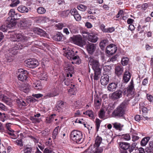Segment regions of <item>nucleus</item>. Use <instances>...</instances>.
<instances>
[{"mask_svg":"<svg viewBox=\"0 0 153 153\" xmlns=\"http://www.w3.org/2000/svg\"><path fill=\"white\" fill-rule=\"evenodd\" d=\"M33 38L32 36L31 37L25 36L20 33L12 34L10 40L13 42L21 41V43H17L16 46L10 49L7 53L5 55L7 61L8 62L12 61L13 60V56L17 54V50L22 49L23 48L30 45L32 42L31 39Z\"/></svg>","mask_w":153,"mask_h":153,"instance_id":"1","label":"nucleus"},{"mask_svg":"<svg viewBox=\"0 0 153 153\" xmlns=\"http://www.w3.org/2000/svg\"><path fill=\"white\" fill-rule=\"evenodd\" d=\"M127 104L126 101H123L113 111L111 116L113 117H121L123 116L125 113Z\"/></svg>","mask_w":153,"mask_h":153,"instance_id":"2","label":"nucleus"},{"mask_svg":"<svg viewBox=\"0 0 153 153\" xmlns=\"http://www.w3.org/2000/svg\"><path fill=\"white\" fill-rule=\"evenodd\" d=\"M71 138L72 140L78 144H80L83 141L82 132L77 130H74L72 131Z\"/></svg>","mask_w":153,"mask_h":153,"instance_id":"3","label":"nucleus"},{"mask_svg":"<svg viewBox=\"0 0 153 153\" xmlns=\"http://www.w3.org/2000/svg\"><path fill=\"white\" fill-rule=\"evenodd\" d=\"M66 56L69 59L73 60L71 62L72 64H79L81 63V60L79 57L74 53V51H70L67 52Z\"/></svg>","mask_w":153,"mask_h":153,"instance_id":"4","label":"nucleus"},{"mask_svg":"<svg viewBox=\"0 0 153 153\" xmlns=\"http://www.w3.org/2000/svg\"><path fill=\"white\" fill-rule=\"evenodd\" d=\"M70 39L74 44L80 47L82 46L84 44V42L80 35H74L71 37Z\"/></svg>","mask_w":153,"mask_h":153,"instance_id":"5","label":"nucleus"},{"mask_svg":"<svg viewBox=\"0 0 153 153\" xmlns=\"http://www.w3.org/2000/svg\"><path fill=\"white\" fill-rule=\"evenodd\" d=\"M20 27L22 29H27L29 28L32 25V21L29 19H24L20 22Z\"/></svg>","mask_w":153,"mask_h":153,"instance_id":"6","label":"nucleus"},{"mask_svg":"<svg viewBox=\"0 0 153 153\" xmlns=\"http://www.w3.org/2000/svg\"><path fill=\"white\" fill-rule=\"evenodd\" d=\"M18 72L19 74L17 77L19 80L22 82L26 80L27 78V71L22 69H20L18 70Z\"/></svg>","mask_w":153,"mask_h":153,"instance_id":"7","label":"nucleus"},{"mask_svg":"<svg viewBox=\"0 0 153 153\" xmlns=\"http://www.w3.org/2000/svg\"><path fill=\"white\" fill-rule=\"evenodd\" d=\"M26 65L28 68H33L39 65V62L35 59H29L25 61Z\"/></svg>","mask_w":153,"mask_h":153,"instance_id":"8","label":"nucleus"},{"mask_svg":"<svg viewBox=\"0 0 153 153\" xmlns=\"http://www.w3.org/2000/svg\"><path fill=\"white\" fill-rule=\"evenodd\" d=\"M89 61L91 63L92 68L94 71L101 70L100 67V65L98 60L94 59L92 58H90Z\"/></svg>","mask_w":153,"mask_h":153,"instance_id":"9","label":"nucleus"},{"mask_svg":"<svg viewBox=\"0 0 153 153\" xmlns=\"http://www.w3.org/2000/svg\"><path fill=\"white\" fill-rule=\"evenodd\" d=\"M102 150L98 149L97 147L91 145L82 153H102Z\"/></svg>","mask_w":153,"mask_h":153,"instance_id":"10","label":"nucleus"},{"mask_svg":"<svg viewBox=\"0 0 153 153\" xmlns=\"http://www.w3.org/2000/svg\"><path fill=\"white\" fill-rule=\"evenodd\" d=\"M117 50V48L116 46L113 44L107 46L106 47V52L110 54H114Z\"/></svg>","mask_w":153,"mask_h":153,"instance_id":"11","label":"nucleus"},{"mask_svg":"<svg viewBox=\"0 0 153 153\" xmlns=\"http://www.w3.org/2000/svg\"><path fill=\"white\" fill-rule=\"evenodd\" d=\"M96 48V45L92 43H88L86 45L87 51L88 53L91 54H92L95 51Z\"/></svg>","mask_w":153,"mask_h":153,"instance_id":"12","label":"nucleus"},{"mask_svg":"<svg viewBox=\"0 0 153 153\" xmlns=\"http://www.w3.org/2000/svg\"><path fill=\"white\" fill-rule=\"evenodd\" d=\"M134 87H128L124 91L125 94H126L127 97L131 98L134 96Z\"/></svg>","mask_w":153,"mask_h":153,"instance_id":"13","label":"nucleus"},{"mask_svg":"<svg viewBox=\"0 0 153 153\" xmlns=\"http://www.w3.org/2000/svg\"><path fill=\"white\" fill-rule=\"evenodd\" d=\"M122 96V91L120 90H118L113 93L110 96V98L113 100H116L120 98Z\"/></svg>","mask_w":153,"mask_h":153,"instance_id":"14","label":"nucleus"},{"mask_svg":"<svg viewBox=\"0 0 153 153\" xmlns=\"http://www.w3.org/2000/svg\"><path fill=\"white\" fill-rule=\"evenodd\" d=\"M8 15L9 17L10 18L15 20L18 19L20 16V15L17 13H16L15 10L13 9L10 10L9 12Z\"/></svg>","mask_w":153,"mask_h":153,"instance_id":"15","label":"nucleus"},{"mask_svg":"<svg viewBox=\"0 0 153 153\" xmlns=\"http://www.w3.org/2000/svg\"><path fill=\"white\" fill-rule=\"evenodd\" d=\"M16 20L9 17L6 21V23L8 27H14L16 25Z\"/></svg>","mask_w":153,"mask_h":153,"instance_id":"16","label":"nucleus"},{"mask_svg":"<svg viewBox=\"0 0 153 153\" xmlns=\"http://www.w3.org/2000/svg\"><path fill=\"white\" fill-rule=\"evenodd\" d=\"M123 72V68L122 66L117 65L115 68V74L118 76H119L122 75Z\"/></svg>","mask_w":153,"mask_h":153,"instance_id":"17","label":"nucleus"},{"mask_svg":"<svg viewBox=\"0 0 153 153\" xmlns=\"http://www.w3.org/2000/svg\"><path fill=\"white\" fill-rule=\"evenodd\" d=\"M98 38L97 36L93 33H90L87 38L88 41L94 43L96 42L98 40Z\"/></svg>","mask_w":153,"mask_h":153,"instance_id":"18","label":"nucleus"},{"mask_svg":"<svg viewBox=\"0 0 153 153\" xmlns=\"http://www.w3.org/2000/svg\"><path fill=\"white\" fill-rule=\"evenodd\" d=\"M109 81V76L106 74L101 76L100 82L102 85L104 86L107 85Z\"/></svg>","mask_w":153,"mask_h":153,"instance_id":"19","label":"nucleus"},{"mask_svg":"<svg viewBox=\"0 0 153 153\" xmlns=\"http://www.w3.org/2000/svg\"><path fill=\"white\" fill-rule=\"evenodd\" d=\"M56 27L59 30H61L63 27H65L67 26L71 31V29L72 26V25L70 24L66 25L65 23H59L55 25Z\"/></svg>","mask_w":153,"mask_h":153,"instance_id":"20","label":"nucleus"},{"mask_svg":"<svg viewBox=\"0 0 153 153\" xmlns=\"http://www.w3.org/2000/svg\"><path fill=\"white\" fill-rule=\"evenodd\" d=\"M33 31L34 33H36L40 36H45L46 35V33L42 29L36 28L34 29Z\"/></svg>","mask_w":153,"mask_h":153,"instance_id":"21","label":"nucleus"},{"mask_svg":"<svg viewBox=\"0 0 153 153\" xmlns=\"http://www.w3.org/2000/svg\"><path fill=\"white\" fill-rule=\"evenodd\" d=\"M131 77L130 73L129 72L125 71L123 77V81L124 83H127L130 80Z\"/></svg>","mask_w":153,"mask_h":153,"instance_id":"22","label":"nucleus"},{"mask_svg":"<svg viewBox=\"0 0 153 153\" xmlns=\"http://www.w3.org/2000/svg\"><path fill=\"white\" fill-rule=\"evenodd\" d=\"M65 70L67 73L73 72L74 68L71 63H66L65 65Z\"/></svg>","mask_w":153,"mask_h":153,"instance_id":"23","label":"nucleus"},{"mask_svg":"<svg viewBox=\"0 0 153 153\" xmlns=\"http://www.w3.org/2000/svg\"><path fill=\"white\" fill-rule=\"evenodd\" d=\"M109 44V41L107 39H105L102 40L100 43V47L102 50H103L106 46Z\"/></svg>","mask_w":153,"mask_h":153,"instance_id":"24","label":"nucleus"},{"mask_svg":"<svg viewBox=\"0 0 153 153\" xmlns=\"http://www.w3.org/2000/svg\"><path fill=\"white\" fill-rule=\"evenodd\" d=\"M64 103L62 101H58L56 105L55 108V110L57 111L61 110L64 107Z\"/></svg>","mask_w":153,"mask_h":153,"instance_id":"25","label":"nucleus"},{"mask_svg":"<svg viewBox=\"0 0 153 153\" xmlns=\"http://www.w3.org/2000/svg\"><path fill=\"white\" fill-rule=\"evenodd\" d=\"M102 141V138L101 137L99 136H97L96 137L95 140V143L93 146L95 147H97L98 149H100L98 147L100 146Z\"/></svg>","mask_w":153,"mask_h":153,"instance_id":"26","label":"nucleus"},{"mask_svg":"<svg viewBox=\"0 0 153 153\" xmlns=\"http://www.w3.org/2000/svg\"><path fill=\"white\" fill-rule=\"evenodd\" d=\"M129 144L127 143L120 142L119 143L120 147L121 149L126 150L129 147Z\"/></svg>","mask_w":153,"mask_h":153,"instance_id":"27","label":"nucleus"},{"mask_svg":"<svg viewBox=\"0 0 153 153\" xmlns=\"http://www.w3.org/2000/svg\"><path fill=\"white\" fill-rule=\"evenodd\" d=\"M17 10L19 12L22 13H27L28 11V9L26 7L23 5L19 6Z\"/></svg>","mask_w":153,"mask_h":153,"instance_id":"28","label":"nucleus"},{"mask_svg":"<svg viewBox=\"0 0 153 153\" xmlns=\"http://www.w3.org/2000/svg\"><path fill=\"white\" fill-rule=\"evenodd\" d=\"M112 125H113V127L114 128L117 130H119L120 131L122 130V128L123 126V125L117 122H115L113 123L112 124Z\"/></svg>","mask_w":153,"mask_h":153,"instance_id":"29","label":"nucleus"},{"mask_svg":"<svg viewBox=\"0 0 153 153\" xmlns=\"http://www.w3.org/2000/svg\"><path fill=\"white\" fill-rule=\"evenodd\" d=\"M63 37V35L61 33H58L54 36V39L56 41H59L62 40Z\"/></svg>","mask_w":153,"mask_h":153,"instance_id":"30","label":"nucleus"},{"mask_svg":"<svg viewBox=\"0 0 153 153\" xmlns=\"http://www.w3.org/2000/svg\"><path fill=\"white\" fill-rule=\"evenodd\" d=\"M142 111L143 112V117L142 119L143 120H148L149 119V118L147 116H146V114L148 112L147 109L146 107H143L142 108Z\"/></svg>","mask_w":153,"mask_h":153,"instance_id":"31","label":"nucleus"},{"mask_svg":"<svg viewBox=\"0 0 153 153\" xmlns=\"http://www.w3.org/2000/svg\"><path fill=\"white\" fill-rule=\"evenodd\" d=\"M150 138L149 137H145L143 138L140 144L142 146H145L147 144Z\"/></svg>","mask_w":153,"mask_h":153,"instance_id":"32","label":"nucleus"},{"mask_svg":"<svg viewBox=\"0 0 153 153\" xmlns=\"http://www.w3.org/2000/svg\"><path fill=\"white\" fill-rule=\"evenodd\" d=\"M68 91L70 94L74 95L76 91V89L75 87H70Z\"/></svg>","mask_w":153,"mask_h":153,"instance_id":"33","label":"nucleus"},{"mask_svg":"<svg viewBox=\"0 0 153 153\" xmlns=\"http://www.w3.org/2000/svg\"><path fill=\"white\" fill-rule=\"evenodd\" d=\"M101 71H94V78L95 80H97L99 79L101 73Z\"/></svg>","mask_w":153,"mask_h":153,"instance_id":"34","label":"nucleus"},{"mask_svg":"<svg viewBox=\"0 0 153 153\" xmlns=\"http://www.w3.org/2000/svg\"><path fill=\"white\" fill-rule=\"evenodd\" d=\"M40 80L42 82L43 80H46L47 79V76L45 73H41L39 76Z\"/></svg>","mask_w":153,"mask_h":153,"instance_id":"35","label":"nucleus"},{"mask_svg":"<svg viewBox=\"0 0 153 153\" xmlns=\"http://www.w3.org/2000/svg\"><path fill=\"white\" fill-rule=\"evenodd\" d=\"M83 114L88 115L91 118H94L93 111L91 110H88L85 112H84Z\"/></svg>","mask_w":153,"mask_h":153,"instance_id":"36","label":"nucleus"},{"mask_svg":"<svg viewBox=\"0 0 153 153\" xmlns=\"http://www.w3.org/2000/svg\"><path fill=\"white\" fill-rule=\"evenodd\" d=\"M59 128V127H57L54 130L53 134H52V138L53 140H55L57 136L58 133V130Z\"/></svg>","mask_w":153,"mask_h":153,"instance_id":"37","label":"nucleus"},{"mask_svg":"<svg viewBox=\"0 0 153 153\" xmlns=\"http://www.w3.org/2000/svg\"><path fill=\"white\" fill-rule=\"evenodd\" d=\"M12 3L10 4V6L12 7L16 6L20 3L19 0H11Z\"/></svg>","mask_w":153,"mask_h":153,"instance_id":"38","label":"nucleus"},{"mask_svg":"<svg viewBox=\"0 0 153 153\" xmlns=\"http://www.w3.org/2000/svg\"><path fill=\"white\" fill-rule=\"evenodd\" d=\"M19 89L21 91L26 93H28L30 91L28 87H19Z\"/></svg>","mask_w":153,"mask_h":153,"instance_id":"39","label":"nucleus"},{"mask_svg":"<svg viewBox=\"0 0 153 153\" xmlns=\"http://www.w3.org/2000/svg\"><path fill=\"white\" fill-rule=\"evenodd\" d=\"M105 112L103 109H101L100 111L99 116L100 119H103L105 116Z\"/></svg>","mask_w":153,"mask_h":153,"instance_id":"40","label":"nucleus"},{"mask_svg":"<svg viewBox=\"0 0 153 153\" xmlns=\"http://www.w3.org/2000/svg\"><path fill=\"white\" fill-rule=\"evenodd\" d=\"M24 153H31L32 151V148L30 147H25L23 149Z\"/></svg>","mask_w":153,"mask_h":153,"instance_id":"41","label":"nucleus"},{"mask_svg":"<svg viewBox=\"0 0 153 153\" xmlns=\"http://www.w3.org/2000/svg\"><path fill=\"white\" fill-rule=\"evenodd\" d=\"M111 69V66L109 65H105L103 67V70L106 73H109Z\"/></svg>","mask_w":153,"mask_h":153,"instance_id":"42","label":"nucleus"},{"mask_svg":"<svg viewBox=\"0 0 153 153\" xmlns=\"http://www.w3.org/2000/svg\"><path fill=\"white\" fill-rule=\"evenodd\" d=\"M101 122V121L98 119H96L95 120L96 128L97 131H98L99 130Z\"/></svg>","mask_w":153,"mask_h":153,"instance_id":"43","label":"nucleus"},{"mask_svg":"<svg viewBox=\"0 0 153 153\" xmlns=\"http://www.w3.org/2000/svg\"><path fill=\"white\" fill-rule=\"evenodd\" d=\"M78 9L81 11H84L86 10L87 7L86 6H85L82 4H80L77 6Z\"/></svg>","mask_w":153,"mask_h":153,"instance_id":"44","label":"nucleus"},{"mask_svg":"<svg viewBox=\"0 0 153 153\" xmlns=\"http://www.w3.org/2000/svg\"><path fill=\"white\" fill-rule=\"evenodd\" d=\"M37 12L39 14H42L45 13V10L44 8L40 7L38 8Z\"/></svg>","mask_w":153,"mask_h":153,"instance_id":"45","label":"nucleus"},{"mask_svg":"<svg viewBox=\"0 0 153 153\" xmlns=\"http://www.w3.org/2000/svg\"><path fill=\"white\" fill-rule=\"evenodd\" d=\"M14 131L13 130L12 131H7V133L9 135L11 136V138L13 139H15L17 138V136L14 134Z\"/></svg>","mask_w":153,"mask_h":153,"instance_id":"46","label":"nucleus"},{"mask_svg":"<svg viewBox=\"0 0 153 153\" xmlns=\"http://www.w3.org/2000/svg\"><path fill=\"white\" fill-rule=\"evenodd\" d=\"M7 115L4 113H1V115H0V120L1 121L4 122L7 119Z\"/></svg>","mask_w":153,"mask_h":153,"instance_id":"47","label":"nucleus"},{"mask_svg":"<svg viewBox=\"0 0 153 153\" xmlns=\"http://www.w3.org/2000/svg\"><path fill=\"white\" fill-rule=\"evenodd\" d=\"M2 100L3 102L7 103V104H8L9 102L11 101L10 98L7 97L5 96H4V97H3V98L2 99Z\"/></svg>","mask_w":153,"mask_h":153,"instance_id":"48","label":"nucleus"},{"mask_svg":"<svg viewBox=\"0 0 153 153\" xmlns=\"http://www.w3.org/2000/svg\"><path fill=\"white\" fill-rule=\"evenodd\" d=\"M128 58L127 57L123 58L121 60V63L123 65H127L128 63Z\"/></svg>","mask_w":153,"mask_h":153,"instance_id":"49","label":"nucleus"},{"mask_svg":"<svg viewBox=\"0 0 153 153\" xmlns=\"http://www.w3.org/2000/svg\"><path fill=\"white\" fill-rule=\"evenodd\" d=\"M122 138L126 140H129L130 139V136L129 134H124L122 135Z\"/></svg>","mask_w":153,"mask_h":153,"instance_id":"50","label":"nucleus"},{"mask_svg":"<svg viewBox=\"0 0 153 153\" xmlns=\"http://www.w3.org/2000/svg\"><path fill=\"white\" fill-rule=\"evenodd\" d=\"M69 12L74 16L78 13L76 9L74 8L72 9Z\"/></svg>","mask_w":153,"mask_h":153,"instance_id":"51","label":"nucleus"},{"mask_svg":"<svg viewBox=\"0 0 153 153\" xmlns=\"http://www.w3.org/2000/svg\"><path fill=\"white\" fill-rule=\"evenodd\" d=\"M15 143L17 145H18L19 146L21 147L22 146H23V144L22 143V140H16L15 141Z\"/></svg>","mask_w":153,"mask_h":153,"instance_id":"52","label":"nucleus"},{"mask_svg":"<svg viewBox=\"0 0 153 153\" xmlns=\"http://www.w3.org/2000/svg\"><path fill=\"white\" fill-rule=\"evenodd\" d=\"M82 33L83 37L87 39L88 37V35L90 34V33L84 31H82Z\"/></svg>","mask_w":153,"mask_h":153,"instance_id":"53","label":"nucleus"},{"mask_svg":"<svg viewBox=\"0 0 153 153\" xmlns=\"http://www.w3.org/2000/svg\"><path fill=\"white\" fill-rule=\"evenodd\" d=\"M135 147V146H133L132 145H129V147H128V148L127 149H128L129 152L130 153H131L134 149Z\"/></svg>","mask_w":153,"mask_h":153,"instance_id":"54","label":"nucleus"},{"mask_svg":"<svg viewBox=\"0 0 153 153\" xmlns=\"http://www.w3.org/2000/svg\"><path fill=\"white\" fill-rule=\"evenodd\" d=\"M42 82H41V80H36L34 82V84L35 85V86H40L42 85Z\"/></svg>","mask_w":153,"mask_h":153,"instance_id":"55","label":"nucleus"},{"mask_svg":"<svg viewBox=\"0 0 153 153\" xmlns=\"http://www.w3.org/2000/svg\"><path fill=\"white\" fill-rule=\"evenodd\" d=\"M7 30V27L4 25H2L0 27V30L3 31H6Z\"/></svg>","mask_w":153,"mask_h":153,"instance_id":"56","label":"nucleus"},{"mask_svg":"<svg viewBox=\"0 0 153 153\" xmlns=\"http://www.w3.org/2000/svg\"><path fill=\"white\" fill-rule=\"evenodd\" d=\"M94 104L97 106H99L101 105V100L100 99L97 100V99L94 100Z\"/></svg>","mask_w":153,"mask_h":153,"instance_id":"57","label":"nucleus"},{"mask_svg":"<svg viewBox=\"0 0 153 153\" xmlns=\"http://www.w3.org/2000/svg\"><path fill=\"white\" fill-rule=\"evenodd\" d=\"M75 19L77 21H79L81 20V17L79 14L78 13L74 16Z\"/></svg>","mask_w":153,"mask_h":153,"instance_id":"58","label":"nucleus"},{"mask_svg":"<svg viewBox=\"0 0 153 153\" xmlns=\"http://www.w3.org/2000/svg\"><path fill=\"white\" fill-rule=\"evenodd\" d=\"M0 108L4 111L7 110L6 107L1 103H0Z\"/></svg>","mask_w":153,"mask_h":153,"instance_id":"59","label":"nucleus"},{"mask_svg":"<svg viewBox=\"0 0 153 153\" xmlns=\"http://www.w3.org/2000/svg\"><path fill=\"white\" fill-rule=\"evenodd\" d=\"M106 33H111L114 30V28L113 27H109L106 29Z\"/></svg>","mask_w":153,"mask_h":153,"instance_id":"60","label":"nucleus"},{"mask_svg":"<svg viewBox=\"0 0 153 153\" xmlns=\"http://www.w3.org/2000/svg\"><path fill=\"white\" fill-rule=\"evenodd\" d=\"M11 124L10 123H8L6 124V128L10 131H12L13 130L10 128Z\"/></svg>","mask_w":153,"mask_h":153,"instance_id":"61","label":"nucleus"},{"mask_svg":"<svg viewBox=\"0 0 153 153\" xmlns=\"http://www.w3.org/2000/svg\"><path fill=\"white\" fill-rule=\"evenodd\" d=\"M70 12L68 10L66 11H63L62 13V14L63 16L64 17L67 16L69 14Z\"/></svg>","mask_w":153,"mask_h":153,"instance_id":"62","label":"nucleus"},{"mask_svg":"<svg viewBox=\"0 0 153 153\" xmlns=\"http://www.w3.org/2000/svg\"><path fill=\"white\" fill-rule=\"evenodd\" d=\"M147 99L150 102H152L153 101V97L152 95L150 94H147Z\"/></svg>","mask_w":153,"mask_h":153,"instance_id":"63","label":"nucleus"},{"mask_svg":"<svg viewBox=\"0 0 153 153\" xmlns=\"http://www.w3.org/2000/svg\"><path fill=\"white\" fill-rule=\"evenodd\" d=\"M53 152V150L51 149L45 148L44 151L45 153H51Z\"/></svg>","mask_w":153,"mask_h":153,"instance_id":"64","label":"nucleus"}]
</instances>
